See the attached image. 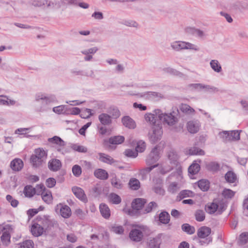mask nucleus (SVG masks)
Segmentation results:
<instances>
[{
  "instance_id": "obj_1",
  "label": "nucleus",
  "mask_w": 248,
  "mask_h": 248,
  "mask_svg": "<svg viewBox=\"0 0 248 248\" xmlns=\"http://www.w3.org/2000/svg\"><path fill=\"white\" fill-rule=\"evenodd\" d=\"M155 111L154 113H147L145 115L146 121L149 123L152 126V131L149 132V139L152 143H155L161 139L163 131L162 125L159 120L157 119Z\"/></svg>"
},
{
  "instance_id": "obj_2",
  "label": "nucleus",
  "mask_w": 248,
  "mask_h": 248,
  "mask_svg": "<svg viewBox=\"0 0 248 248\" xmlns=\"http://www.w3.org/2000/svg\"><path fill=\"white\" fill-rule=\"evenodd\" d=\"M35 101L40 103V110L45 111L47 109L49 105L57 102V98L54 94L38 93L35 95Z\"/></svg>"
},
{
  "instance_id": "obj_3",
  "label": "nucleus",
  "mask_w": 248,
  "mask_h": 248,
  "mask_svg": "<svg viewBox=\"0 0 248 248\" xmlns=\"http://www.w3.org/2000/svg\"><path fill=\"white\" fill-rule=\"evenodd\" d=\"M156 115L158 116L159 121H163L169 125H173L177 122V118L175 116V113L173 111L170 113H163L160 109L155 110Z\"/></svg>"
},
{
  "instance_id": "obj_4",
  "label": "nucleus",
  "mask_w": 248,
  "mask_h": 248,
  "mask_svg": "<svg viewBox=\"0 0 248 248\" xmlns=\"http://www.w3.org/2000/svg\"><path fill=\"white\" fill-rule=\"evenodd\" d=\"M205 211L209 214L220 215L225 210L224 204H217L214 202H209L205 205Z\"/></svg>"
},
{
  "instance_id": "obj_5",
  "label": "nucleus",
  "mask_w": 248,
  "mask_h": 248,
  "mask_svg": "<svg viewBox=\"0 0 248 248\" xmlns=\"http://www.w3.org/2000/svg\"><path fill=\"white\" fill-rule=\"evenodd\" d=\"M160 158L159 151L157 146H155L147 156L146 158V164L150 166L155 163Z\"/></svg>"
},
{
  "instance_id": "obj_6",
  "label": "nucleus",
  "mask_w": 248,
  "mask_h": 248,
  "mask_svg": "<svg viewBox=\"0 0 248 248\" xmlns=\"http://www.w3.org/2000/svg\"><path fill=\"white\" fill-rule=\"evenodd\" d=\"M37 188L40 189V194L44 202L47 204L51 203L53 200L51 192L46 189L43 185H38Z\"/></svg>"
},
{
  "instance_id": "obj_7",
  "label": "nucleus",
  "mask_w": 248,
  "mask_h": 248,
  "mask_svg": "<svg viewBox=\"0 0 248 248\" xmlns=\"http://www.w3.org/2000/svg\"><path fill=\"white\" fill-rule=\"evenodd\" d=\"M201 124L198 120H192L187 122L186 128L188 131L191 134L197 133L200 129Z\"/></svg>"
},
{
  "instance_id": "obj_8",
  "label": "nucleus",
  "mask_w": 248,
  "mask_h": 248,
  "mask_svg": "<svg viewBox=\"0 0 248 248\" xmlns=\"http://www.w3.org/2000/svg\"><path fill=\"white\" fill-rule=\"evenodd\" d=\"M167 157L170 161V164L171 165L170 170L173 167L178 166V155L176 152L173 150H170L167 153Z\"/></svg>"
},
{
  "instance_id": "obj_9",
  "label": "nucleus",
  "mask_w": 248,
  "mask_h": 248,
  "mask_svg": "<svg viewBox=\"0 0 248 248\" xmlns=\"http://www.w3.org/2000/svg\"><path fill=\"white\" fill-rule=\"evenodd\" d=\"M129 237L133 241L140 242L143 238V233L140 229H133L129 233Z\"/></svg>"
},
{
  "instance_id": "obj_10",
  "label": "nucleus",
  "mask_w": 248,
  "mask_h": 248,
  "mask_svg": "<svg viewBox=\"0 0 248 248\" xmlns=\"http://www.w3.org/2000/svg\"><path fill=\"white\" fill-rule=\"evenodd\" d=\"M98 120L101 125L103 126H109L112 123L111 116L106 113H102L98 115Z\"/></svg>"
},
{
  "instance_id": "obj_11",
  "label": "nucleus",
  "mask_w": 248,
  "mask_h": 248,
  "mask_svg": "<svg viewBox=\"0 0 248 248\" xmlns=\"http://www.w3.org/2000/svg\"><path fill=\"white\" fill-rule=\"evenodd\" d=\"M124 138L122 136H116L110 137L108 140H104L103 143L104 145H107L108 144H119L124 142Z\"/></svg>"
},
{
  "instance_id": "obj_12",
  "label": "nucleus",
  "mask_w": 248,
  "mask_h": 248,
  "mask_svg": "<svg viewBox=\"0 0 248 248\" xmlns=\"http://www.w3.org/2000/svg\"><path fill=\"white\" fill-rule=\"evenodd\" d=\"M23 162L21 159L15 158L10 163V167L15 171H20L23 167Z\"/></svg>"
},
{
  "instance_id": "obj_13",
  "label": "nucleus",
  "mask_w": 248,
  "mask_h": 248,
  "mask_svg": "<svg viewBox=\"0 0 248 248\" xmlns=\"http://www.w3.org/2000/svg\"><path fill=\"white\" fill-rule=\"evenodd\" d=\"M211 232V229L206 226H202L198 229L197 232V236L200 238L207 237Z\"/></svg>"
},
{
  "instance_id": "obj_14",
  "label": "nucleus",
  "mask_w": 248,
  "mask_h": 248,
  "mask_svg": "<svg viewBox=\"0 0 248 248\" xmlns=\"http://www.w3.org/2000/svg\"><path fill=\"white\" fill-rule=\"evenodd\" d=\"M122 122L123 125L129 129H134L136 127L135 121L128 116L123 117Z\"/></svg>"
},
{
  "instance_id": "obj_15",
  "label": "nucleus",
  "mask_w": 248,
  "mask_h": 248,
  "mask_svg": "<svg viewBox=\"0 0 248 248\" xmlns=\"http://www.w3.org/2000/svg\"><path fill=\"white\" fill-rule=\"evenodd\" d=\"M201 162V160H195L189 167L188 169V172L192 175L198 173L201 168L199 163H200Z\"/></svg>"
},
{
  "instance_id": "obj_16",
  "label": "nucleus",
  "mask_w": 248,
  "mask_h": 248,
  "mask_svg": "<svg viewBox=\"0 0 248 248\" xmlns=\"http://www.w3.org/2000/svg\"><path fill=\"white\" fill-rule=\"evenodd\" d=\"M61 166V162L57 159H53L50 160L48 163V168L53 171H56L60 170Z\"/></svg>"
},
{
  "instance_id": "obj_17",
  "label": "nucleus",
  "mask_w": 248,
  "mask_h": 248,
  "mask_svg": "<svg viewBox=\"0 0 248 248\" xmlns=\"http://www.w3.org/2000/svg\"><path fill=\"white\" fill-rule=\"evenodd\" d=\"M145 200L143 199L138 198L135 199L132 202L133 210L138 211L141 209L145 203Z\"/></svg>"
},
{
  "instance_id": "obj_18",
  "label": "nucleus",
  "mask_w": 248,
  "mask_h": 248,
  "mask_svg": "<svg viewBox=\"0 0 248 248\" xmlns=\"http://www.w3.org/2000/svg\"><path fill=\"white\" fill-rule=\"evenodd\" d=\"M31 232L33 236L37 237L43 234L44 228L38 223H34L31 226Z\"/></svg>"
},
{
  "instance_id": "obj_19",
  "label": "nucleus",
  "mask_w": 248,
  "mask_h": 248,
  "mask_svg": "<svg viewBox=\"0 0 248 248\" xmlns=\"http://www.w3.org/2000/svg\"><path fill=\"white\" fill-rule=\"evenodd\" d=\"M72 191L78 198L82 201H86V197L82 189L78 187H74L72 188Z\"/></svg>"
},
{
  "instance_id": "obj_20",
  "label": "nucleus",
  "mask_w": 248,
  "mask_h": 248,
  "mask_svg": "<svg viewBox=\"0 0 248 248\" xmlns=\"http://www.w3.org/2000/svg\"><path fill=\"white\" fill-rule=\"evenodd\" d=\"M161 243V237L158 235L154 238H150L148 242V246L150 248H159Z\"/></svg>"
},
{
  "instance_id": "obj_21",
  "label": "nucleus",
  "mask_w": 248,
  "mask_h": 248,
  "mask_svg": "<svg viewBox=\"0 0 248 248\" xmlns=\"http://www.w3.org/2000/svg\"><path fill=\"white\" fill-rule=\"evenodd\" d=\"M99 209L102 216L106 219L109 217L110 211L108 206L105 203H101L99 206Z\"/></svg>"
},
{
  "instance_id": "obj_22",
  "label": "nucleus",
  "mask_w": 248,
  "mask_h": 248,
  "mask_svg": "<svg viewBox=\"0 0 248 248\" xmlns=\"http://www.w3.org/2000/svg\"><path fill=\"white\" fill-rule=\"evenodd\" d=\"M94 175L96 178L101 180H107L108 176L107 171L102 169L96 170L94 171Z\"/></svg>"
},
{
  "instance_id": "obj_23",
  "label": "nucleus",
  "mask_w": 248,
  "mask_h": 248,
  "mask_svg": "<svg viewBox=\"0 0 248 248\" xmlns=\"http://www.w3.org/2000/svg\"><path fill=\"white\" fill-rule=\"evenodd\" d=\"M34 153L35 154L32 155L37 156V157L39 158L44 162L45 161L47 157V154L43 149L39 148L35 149Z\"/></svg>"
},
{
  "instance_id": "obj_24",
  "label": "nucleus",
  "mask_w": 248,
  "mask_h": 248,
  "mask_svg": "<svg viewBox=\"0 0 248 248\" xmlns=\"http://www.w3.org/2000/svg\"><path fill=\"white\" fill-rule=\"evenodd\" d=\"M170 220L169 214L166 211H162L159 215V221L162 224H167Z\"/></svg>"
},
{
  "instance_id": "obj_25",
  "label": "nucleus",
  "mask_w": 248,
  "mask_h": 248,
  "mask_svg": "<svg viewBox=\"0 0 248 248\" xmlns=\"http://www.w3.org/2000/svg\"><path fill=\"white\" fill-rule=\"evenodd\" d=\"M108 112L112 119H117L121 116V112L116 106H111L108 108Z\"/></svg>"
},
{
  "instance_id": "obj_26",
  "label": "nucleus",
  "mask_w": 248,
  "mask_h": 248,
  "mask_svg": "<svg viewBox=\"0 0 248 248\" xmlns=\"http://www.w3.org/2000/svg\"><path fill=\"white\" fill-rule=\"evenodd\" d=\"M171 48L176 51H180L184 49V41H176L170 44Z\"/></svg>"
},
{
  "instance_id": "obj_27",
  "label": "nucleus",
  "mask_w": 248,
  "mask_h": 248,
  "mask_svg": "<svg viewBox=\"0 0 248 248\" xmlns=\"http://www.w3.org/2000/svg\"><path fill=\"white\" fill-rule=\"evenodd\" d=\"M99 159L101 161L108 164H112L115 161L110 156L104 153H99Z\"/></svg>"
},
{
  "instance_id": "obj_28",
  "label": "nucleus",
  "mask_w": 248,
  "mask_h": 248,
  "mask_svg": "<svg viewBox=\"0 0 248 248\" xmlns=\"http://www.w3.org/2000/svg\"><path fill=\"white\" fill-rule=\"evenodd\" d=\"M61 215L65 218L69 217L71 215L70 208L67 205L62 206L60 209Z\"/></svg>"
},
{
  "instance_id": "obj_29",
  "label": "nucleus",
  "mask_w": 248,
  "mask_h": 248,
  "mask_svg": "<svg viewBox=\"0 0 248 248\" xmlns=\"http://www.w3.org/2000/svg\"><path fill=\"white\" fill-rule=\"evenodd\" d=\"M24 193L26 197L31 198L37 193L35 188L31 186L28 185L24 187Z\"/></svg>"
},
{
  "instance_id": "obj_30",
  "label": "nucleus",
  "mask_w": 248,
  "mask_h": 248,
  "mask_svg": "<svg viewBox=\"0 0 248 248\" xmlns=\"http://www.w3.org/2000/svg\"><path fill=\"white\" fill-rule=\"evenodd\" d=\"M211 68L216 72L219 73L222 71V67L217 60H212L210 62Z\"/></svg>"
},
{
  "instance_id": "obj_31",
  "label": "nucleus",
  "mask_w": 248,
  "mask_h": 248,
  "mask_svg": "<svg viewBox=\"0 0 248 248\" xmlns=\"http://www.w3.org/2000/svg\"><path fill=\"white\" fill-rule=\"evenodd\" d=\"M108 198L110 202L115 204H119L122 201L121 198L118 195L114 193L109 194Z\"/></svg>"
},
{
  "instance_id": "obj_32",
  "label": "nucleus",
  "mask_w": 248,
  "mask_h": 248,
  "mask_svg": "<svg viewBox=\"0 0 248 248\" xmlns=\"http://www.w3.org/2000/svg\"><path fill=\"white\" fill-rule=\"evenodd\" d=\"M45 6L47 8H60L61 7V5L60 2L57 0H45Z\"/></svg>"
},
{
  "instance_id": "obj_33",
  "label": "nucleus",
  "mask_w": 248,
  "mask_h": 248,
  "mask_svg": "<svg viewBox=\"0 0 248 248\" xmlns=\"http://www.w3.org/2000/svg\"><path fill=\"white\" fill-rule=\"evenodd\" d=\"M48 141L60 146H64L65 145V142L60 137L56 136L48 139Z\"/></svg>"
},
{
  "instance_id": "obj_34",
  "label": "nucleus",
  "mask_w": 248,
  "mask_h": 248,
  "mask_svg": "<svg viewBox=\"0 0 248 248\" xmlns=\"http://www.w3.org/2000/svg\"><path fill=\"white\" fill-rule=\"evenodd\" d=\"M225 178L227 182L230 183H234L237 180L236 174L232 171H228L225 176Z\"/></svg>"
},
{
  "instance_id": "obj_35",
  "label": "nucleus",
  "mask_w": 248,
  "mask_h": 248,
  "mask_svg": "<svg viewBox=\"0 0 248 248\" xmlns=\"http://www.w3.org/2000/svg\"><path fill=\"white\" fill-rule=\"evenodd\" d=\"M198 186L203 191H206L209 188V182L208 181L202 179L198 181Z\"/></svg>"
},
{
  "instance_id": "obj_36",
  "label": "nucleus",
  "mask_w": 248,
  "mask_h": 248,
  "mask_svg": "<svg viewBox=\"0 0 248 248\" xmlns=\"http://www.w3.org/2000/svg\"><path fill=\"white\" fill-rule=\"evenodd\" d=\"M182 230L186 232L188 234H192L195 232V229L193 226L190 225L189 224L185 223L182 225Z\"/></svg>"
},
{
  "instance_id": "obj_37",
  "label": "nucleus",
  "mask_w": 248,
  "mask_h": 248,
  "mask_svg": "<svg viewBox=\"0 0 248 248\" xmlns=\"http://www.w3.org/2000/svg\"><path fill=\"white\" fill-rule=\"evenodd\" d=\"M30 162L32 167L35 168L40 167L44 162L43 161L37 157V156L33 155H31V157Z\"/></svg>"
},
{
  "instance_id": "obj_38",
  "label": "nucleus",
  "mask_w": 248,
  "mask_h": 248,
  "mask_svg": "<svg viewBox=\"0 0 248 248\" xmlns=\"http://www.w3.org/2000/svg\"><path fill=\"white\" fill-rule=\"evenodd\" d=\"M180 110L184 113L187 114H192L195 110L187 104H182L180 108Z\"/></svg>"
},
{
  "instance_id": "obj_39",
  "label": "nucleus",
  "mask_w": 248,
  "mask_h": 248,
  "mask_svg": "<svg viewBox=\"0 0 248 248\" xmlns=\"http://www.w3.org/2000/svg\"><path fill=\"white\" fill-rule=\"evenodd\" d=\"M194 196V193L189 190H182L179 194L180 199H183L186 197H193Z\"/></svg>"
},
{
  "instance_id": "obj_40",
  "label": "nucleus",
  "mask_w": 248,
  "mask_h": 248,
  "mask_svg": "<svg viewBox=\"0 0 248 248\" xmlns=\"http://www.w3.org/2000/svg\"><path fill=\"white\" fill-rule=\"evenodd\" d=\"M129 185L133 190H138L140 187V182L136 178H132L129 182Z\"/></svg>"
},
{
  "instance_id": "obj_41",
  "label": "nucleus",
  "mask_w": 248,
  "mask_h": 248,
  "mask_svg": "<svg viewBox=\"0 0 248 248\" xmlns=\"http://www.w3.org/2000/svg\"><path fill=\"white\" fill-rule=\"evenodd\" d=\"M195 219L199 222H202L205 219V213L202 210H198L195 213Z\"/></svg>"
},
{
  "instance_id": "obj_42",
  "label": "nucleus",
  "mask_w": 248,
  "mask_h": 248,
  "mask_svg": "<svg viewBox=\"0 0 248 248\" xmlns=\"http://www.w3.org/2000/svg\"><path fill=\"white\" fill-rule=\"evenodd\" d=\"M230 141L240 140V133L238 130L231 131L229 133Z\"/></svg>"
},
{
  "instance_id": "obj_43",
  "label": "nucleus",
  "mask_w": 248,
  "mask_h": 248,
  "mask_svg": "<svg viewBox=\"0 0 248 248\" xmlns=\"http://www.w3.org/2000/svg\"><path fill=\"white\" fill-rule=\"evenodd\" d=\"M204 151L202 149H199L197 147H192L188 150V154L190 155H203Z\"/></svg>"
},
{
  "instance_id": "obj_44",
  "label": "nucleus",
  "mask_w": 248,
  "mask_h": 248,
  "mask_svg": "<svg viewBox=\"0 0 248 248\" xmlns=\"http://www.w3.org/2000/svg\"><path fill=\"white\" fill-rule=\"evenodd\" d=\"M184 49H190L199 51L200 48L198 46L188 42L184 41Z\"/></svg>"
},
{
  "instance_id": "obj_45",
  "label": "nucleus",
  "mask_w": 248,
  "mask_h": 248,
  "mask_svg": "<svg viewBox=\"0 0 248 248\" xmlns=\"http://www.w3.org/2000/svg\"><path fill=\"white\" fill-rule=\"evenodd\" d=\"M222 194L226 199H231L234 196L235 192L230 189L225 188L222 191Z\"/></svg>"
},
{
  "instance_id": "obj_46",
  "label": "nucleus",
  "mask_w": 248,
  "mask_h": 248,
  "mask_svg": "<svg viewBox=\"0 0 248 248\" xmlns=\"http://www.w3.org/2000/svg\"><path fill=\"white\" fill-rule=\"evenodd\" d=\"M72 149L79 153H86L87 152V148L82 145H78L77 144H74L71 146Z\"/></svg>"
},
{
  "instance_id": "obj_47",
  "label": "nucleus",
  "mask_w": 248,
  "mask_h": 248,
  "mask_svg": "<svg viewBox=\"0 0 248 248\" xmlns=\"http://www.w3.org/2000/svg\"><path fill=\"white\" fill-rule=\"evenodd\" d=\"M180 188L179 185L176 182L171 183L169 187L168 191L172 193H176Z\"/></svg>"
},
{
  "instance_id": "obj_48",
  "label": "nucleus",
  "mask_w": 248,
  "mask_h": 248,
  "mask_svg": "<svg viewBox=\"0 0 248 248\" xmlns=\"http://www.w3.org/2000/svg\"><path fill=\"white\" fill-rule=\"evenodd\" d=\"M30 4L35 7H41L45 6V0H30Z\"/></svg>"
},
{
  "instance_id": "obj_49",
  "label": "nucleus",
  "mask_w": 248,
  "mask_h": 248,
  "mask_svg": "<svg viewBox=\"0 0 248 248\" xmlns=\"http://www.w3.org/2000/svg\"><path fill=\"white\" fill-rule=\"evenodd\" d=\"M145 142L143 140H140L137 143L136 150L137 152L142 153L145 150Z\"/></svg>"
},
{
  "instance_id": "obj_50",
  "label": "nucleus",
  "mask_w": 248,
  "mask_h": 248,
  "mask_svg": "<svg viewBox=\"0 0 248 248\" xmlns=\"http://www.w3.org/2000/svg\"><path fill=\"white\" fill-rule=\"evenodd\" d=\"M67 109V106L64 105H61L57 107H54L53 108V111L57 114H63L66 112V109Z\"/></svg>"
},
{
  "instance_id": "obj_51",
  "label": "nucleus",
  "mask_w": 248,
  "mask_h": 248,
  "mask_svg": "<svg viewBox=\"0 0 248 248\" xmlns=\"http://www.w3.org/2000/svg\"><path fill=\"white\" fill-rule=\"evenodd\" d=\"M158 207L157 203L155 202H151L148 203L146 207L145 211L146 213H150L152 210L156 209Z\"/></svg>"
},
{
  "instance_id": "obj_52",
  "label": "nucleus",
  "mask_w": 248,
  "mask_h": 248,
  "mask_svg": "<svg viewBox=\"0 0 248 248\" xmlns=\"http://www.w3.org/2000/svg\"><path fill=\"white\" fill-rule=\"evenodd\" d=\"M229 133L230 131H224L219 133V136L222 140L223 141H230Z\"/></svg>"
},
{
  "instance_id": "obj_53",
  "label": "nucleus",
  "mask_w": 248,
  "mask_h": 248,
  "mask_svg": "<svg viewBox=\"0 0 248 248\" xmlns=\"http://www.w3.org/2000/svg\"><path fill=\"white\" fill-rule=\"evenodd\" d=\"M111 183L113 186L117 189H121L122 187L121 180L116 177H114L111 179Z\"/></svg>"
},
{
  "instance_id": "obj_54",
  "label": "nucleus",
  "mask_w": 248,
  "mask_h": 248,
  "mask_svg": "<svg viewBox=\"0 0 248 248\" xmlns=\"http://www.w3.org/2000/svg\"><path fill=\"white\" fill-rule=\"evenodd\" d=\"M208 169L211 170L216 171L219 170V165L217 163L212 162L207 165Z\"/></svg>"
},
{
  "instance_id": "obj_55",
  "label": "nucleus",
  "mask_w": 248,
  "mask_h": 248,
  "mask_svg": "<svg viewBox=\"0 0 248 248\" xmlns=\"http://www.w3.org/2000/svg\"><path fill=\"white\" fill-rule=\"evenodd\" d=\"M72 172L76 177H79L82 172L81 168L79 165H75L72 168Z\"/></svg>"
},
{
  "instance_id": "obj_56",
  "label": "nucleus",
  "mask_w": 248,
  "mask_h": 248,
  "mask_svg": "<svg viewBox=\"0 0 248 248\" xmlns=\"http://www.w3.org/2000/svg\"><path fill=\"white\" fill-rule=\"evenodd\" d=\"M239 243L242 244H245L248 242V232H243L239 236Z\"/></svg>"
},
{
  "instance_id": "obj_57",
  "label": "nucleus",
  "mask_w": 248,
  "mask_h": 248,
  "mask_svg": "<svg viewBox=\"0 0 248 248\" xmlns=\"http://www.w3.org/2000/svg\"><path fill=\"white\" fill-rule=\"evenodd\" d=\"M233 7L236 9L248 10V3L242 4L240 2L237 1L233 5Z\"/></svg>"
},
{
  "instance_id": "obj_58",
  "label": "nucleus",
  "mask_w": 248,
  "mask_h": 248,
  "mask_svg": "<svg viewBox=\"0 0 248 248\" xmlns=\"http://www.w3.org/2000/svg\"><path fill=\"white\" fill-rule=\"evenodd\" d=\"M153 190L156 194L159 195H164L165 192L162 186L160 185L155 186L153 187Z\"/></svg>"
},
{
  "instance_id": "obj_59",
  "label": "nucleus",
  "mask_w": 248,
  "mask_h": 248,
  "mask_svg": "<svg viewBox=\"0 0 248 248\" xmlns=\"http://www.w3.org/2000/svg\"><path fill=\"white\" fill-rule=\"evenodd\" d=\"M33 242L31 240H27L22 242L20 246L21 248H33Z\"/></svg>"
},
{
  "instance_id": "obj_60",
  "label": "nucleus",
  "mask_w": 248,
  "mask_h": 248,
  "mask_svg": "<svg viewBox=\"0 0 248 248\" xmlns=\"http://www.w3.org/2000/svg\"><path fill=\"white\" fill-rule=\"evenodd\" d=\"M148 96L152 98H162L163 95L159 93L155 92H150L147 93Z\"/></svg>"
},
{
  "instance_id": "obj_61",
  "label": "nucleus",
  "mask_w": 248,
  "mask_h": 248,
  "mask_svg": "<svg viewBox=\"0 0 248 248\" xmlns=\"http://www.w3.org/2000/svg\"><path fill=\"white\" fill-rule=\"evenodd\" d=\"M98 49L97 47L94 46L87 49H85L83 50H82L81 51V53L82 54H95L97 51Z\"/></svg>"
},
{
  "instance_id": "obj_62",
  "label": "nucleus",
  "mask_w": 248,
  "mask_h": 248,
  "mask_svg": "<svg viewBox=\"0 0 248 248\" xmlns=\"http://www.w3.org/2000/svg\"><path fill=\"white\" fill-rule=\"evenodd\" d=\"M138 152L136 150L127 149L125 151L124 154L128 157H136L138 155Z\"/></svg>"
},
{
  "instance_id": "obj_63",
  "label": "nucleus",
  "mask_w": 248,
  "mask_h": 248,
  "mask_svg": "<svg viewBox=\"0 0 248 248\" xmlns=\"http://www.w3.org/2000/svg\"><path fill=\"white\" fill-rule=\"evenodd\" d=\"M10 235L9 233L6 232H3L1 236V240L2 242L7 245V243L10 242Z\"/></svg>"
},
{
  "instance_id": "obj_64",
  "label": "nucleus",
  "mask_w": 248,
  "mask_h": 248,
  "mask_svg": "<svg viewBox=\"0 0 248 248\" xmlns=\"http://www.w3.org/2000/svg\"><path fill=\"white\" fill-rule=\"evenodd\" d=\"M192 33L195 36L200 38H202L205 36V34L203 31L195 28L191 29Z\"/></svg>"
}]
</instances>
